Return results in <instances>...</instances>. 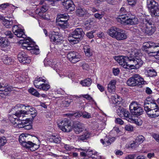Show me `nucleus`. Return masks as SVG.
Instances as JSON below:
<instances>
[{
  "label": "nucleus",
  "mask_w": 159,
  "mask_h": 159,
  "mask_svg": "<svg viewBox=\"0 0 159 159\" xmlns=\"http://www.w3.org/2000/svg\"><path fill=\"white\" fill-rule=\"evenodd\" d=\"M125 109L119 106L116 110V113L117 115L120 117L122 118L123 116V113H124V111Z\"/></svg>",
  "instance_id": "40"
},
{
  "label": "nucleus",
  "mask_w": 159,
  "mask_h": 159,
  "mask_svg": "<svg viewBox=\"0 0 159 159\" xmlns=\"http://www.w3.org/2000/svg\"><path fill=\"white\" fill-rule=\"evenodd\" d=\"M128 4L131 6L134 5L136 3V0H127Z\"/></svg>",
  "instance_id": "63"
},
{
  "label": "nucleus",
  "mask_w": 159,
  "mask_h": 159,
  "mask_svg": "<svg viewBox=\"0 0 159 159\" xmlns=\"http://www.w3.org/2000/svg\"><path fill=\"white\" fill-rule=\"evenodd\" d=\"M25 107V105L20 104H18L16 106L11 110L13 113V117L14 116L17 117H20L23 114H26L27 112L26 111L23 110V108Z\"/></svg>",
  "instance_id": "11"
},
{
  "label": "nucleus",
  "mask_w": 159,
  "mask_h": 159,
  "mask_svg": "<svg viewBox=\"0 0 159 159\" xmlns=\"http://www.w3.org/2000/svg\"><path fill=\"white\" fill-rule=\"evenodd\" d=\"M100 141L102 144L104 145L105 146H108L111 144V143L110 142L109 139H108V140H107V139L105 138L104 140L102 139H101Z\"/></svg>",
  "instance_id": "46"
},
{
  "label": "nucleus",
  "mask_w": 159,
  "mask_h": 159,
  "mask_svg": "<svg viewBox=\"0 0 159 159\" xmlns=\"http://www.w3.org/2000/svg\"><path fill=\"white\" fill-rule=\"evenodd\" d=\"M15 120L14 123L17 124L18 127L20 128V126H22L23 124H25L26 122V120H24L19 121L18 120V118H14Z\"/></svg>",
  "instance_id": "39"
},
{
  "label": "nucleus",
  "mask_w": 159,
  "mask_h": 159,
  "mask_svg": "<svg viewBox=\"0 0 159 159\" xmlns=\"http://www.w3.org/2000/svg\"><path fill=\"white\" fill-rule=\"evenodd\" d=\"M153 23L150 20L146 19H143V22L141 24V25L142 26L141 28L143 31L148 35H151L155 31L156 28L154 26V24L152 25Z\"/></svg>",
  "instance_id": "3"
},
{
  "label": "nucleus",
  "mask_w": 159,
  "mask_h": 159,
  "mask_svg": "<svg viewBox=\"0 0 159 159\" xmlns=\"http://www.w3.org/2000/svg\"><path fill=\"white\" fill-rule=\"evenodd\" d=\"M7 140L5 137H2L0 136V149L1 147L3 146L6 143Z\"/></svg>",
  "instance_id": "49"
},
{
  "label": "nucleus",
  "mask_w": 159,
  "mask_h": 159,
  "mask_svg": "<svg viewBox=\"0 0 159 159\" xmlns=\"http://www.w3.org/2000/svg\"><path fill=\"white\" fill-rule=\"evenodd\" d=\"M61 2L68 11H71L75 10V6L71 0H62Z\"/></svg>",
  "instance_id": "15"
},
{
  "label": "nucleus",
  "mask_w": 159,
  "mask_h": 159,
  "mask_svg": "<svg viewBox=\"0 0 159 159\" xmlns=\"http://www.w3.org/2000/svg\"><path fill=\"white\" fill-rule=\"evenodd\" d=\"M115 122L116 123H117L121 125H123L124 123V121L120 118H116L115 120Z\"/></svg>",
  "instance_id": "61"
},
{
  "label": "nucleus",
  "mask_w": 159,
  "mask_h": 159,
  "mask_svg": "<svg viewBox=\"0 0 159 159\" xmlns=\"http://www.w3.org/2000/svg\"><path fill=\"white\" fill-rule=\"evenodd\" d=\"M108 33L112 37L118 40H123L127 38L125 31L115 27H112L109 30Z\"/></svg>",
  "instance_id": "2"
},
{
  "label": "nucleus",
  "mask_w": 159,
  "mask_h": 159,
  "mask_svg": "<svg viewBox=\"0 0 159 159\" xmlns=\"http://www.w3.org/2000/svg\"><path fill=\"white\" fill-rule=\"evenodd\" d=\"M150 48V44H149V42H146L143 43V49L145 50V49Z\"/></svg>",
  "instance_id": "62"
},
{
  "label": "nucleus",
  "mask_w": 159,
  "mask_h": 159,
  "mask_svg": "<svg viewBox=\"0 0 159 159\" xmlns=\"http://www.w3.org/2000/svg\"><path fill=\"white\" fill-rule=\"evenodd\" d=\"M149 42V44H150V48L153 47L157 49L159 48V44L157 45L152 42Z\"/></svg>",
  "instance_id": "53"
},
{
  "label": "nucleus",
  "mask_w": 159,
  "mask_h": 159,
  "mask_svg": "<svg viewBox=\"0 0 159 159\" xmlns=\"http://www.w3.org/2000/svg\"><path fill=\"white\" fill-rule=\"evenodd\" d=\"M158 5V3L154 0H147V7L150 10Z\"/></svg>",
  "instance_id": "26"
},
{
  "label": "nucleus",
  "mask_w": 159,
  "mask_h": 159,
  "mask_svg": "<svg viewBox=\"0 0 159 159\" xmlns=\"http://www.w3.org/2000/svg\"><path fill=\"white\" fill-rule=\"evenodd\" d=\"M68 19H64V18H57L56 23L61 28H66L69 25L68 22Z\"/></svg>",
  "instance_id": "20"
},
{
  "label": "nucleus",
  "mask_w": 159,
  "mask_h": 159,
  "mask_svg": "<svg viewBox=\"0 0 159 159\" xmlns=\"http://www.w3.org/2000/svg\"><path fill=\"white\" fill-rule=\"evenodd\" d=\"M29 92L33 95L37 97H39V92L33 88H31L29 89Z\"/></svg>",
  "instance_id": "43"
},
{
  "label": "nucleus",
  "mask_w": 159,
  "mask_h": 159,
  "mask_svg": "<svg viewBox=\"0 0 159 159\" xmlns=\"http://www.w3.org/2000/svg\"><path fill=\"white\" fill-rule=\"evenodd\" d=\"M25 39L23 38V40H24V42L22 43V46L25 48V49L31 51L32 53L38 54L39 49L38 46L35 45V42L32 41L29 37H28L27 39Z\"/></svg>",
  "instance_id": "4"
},
{
  "label": "nucleus",
  "mask_w": 159,
  "mask_h": 159,
  "mask_svg": "<svg viewBox=\"0 0 159 159\" xmlns=\"http://www.w3.org/2000/svg\"><path fill=\"white\" fill-rule=\"evenodd\" d=\"M113 98H112L113 99H114L115 103H118V102L120 103V101H119L118 100V99H119V96L117 95L116 94H114V96H112Z\"/></svg>",
  "instance_id": "58"
},
{
  "label": "nucleus",
  "mask_w": 159,
  "mask_h": 159,
  "mask_svg": "<svg viewBox=\"0 0 159 159\" xmlns=\"http://www.w3.org/2000/svg\"><path fill=\"white\" fill-rule=\"evenodd\" d=\"M34 82V84L35 87H36V85H39L38 84L39 82L40 81H42L45 83L46 80L42 77H39V78H36Z\"/></svg>",
  "instance_id": "45"
},
{
  "label": "nucleus",
  "mask_w": 159,
  "mask_h": 159,
  "mask_svg": "<svg viewBox=\"0 0 159 159\" xmlns=\"http://www.w3.org/2000/svg\"><path fill=\"white\" fill-rule=\"evenodd\" d=\"M152 136L157 142H159V134L153 133L152 134Z\"/></svg>",
  "instance_id": "56"
},
{
  "label": "nucleus",
  "mask_w": 159,
  "mask_h": 159,
  "mask_svg": "<svg viewBox=\"0 0 159 159\" xmlns=\"http://www.w3.org/2000/svg\"><path fill=\"white\" fill-rule=\"evenodd\" d=\"M32 126L30 124L25 123V124H23L22 126H20V128H23L26 130H29L32 128Z\"/></svg>",
  "instance_id": "51"
},
{
  "label": "nucleus",
  "mask_w": 159,
  "mask_h": 159,
  "mask_svg": "<svg viewBox=\"0 0 159 159\" xmlns=\"http://www.w3.org/2000/svg\"><path fill=\"white\" fill-rule=\"evenodd\" d=\"M148 75L151 77L156 76L157 72L154 69H150L148 71Z\"/></svg>",
  "instance_id": "47"
},
{
  "label": "nucleus",
  "mask_w": 159,
  "mask_h": 159,
  "mask_svg": "<svg viewBox=\"0 0 159 159\" xmlns=\"http://www.w3.org/2000/svg\"><path fill=\"white\" fill-rule=\"evenodd\" d=\"M5 35L8 36L9 38H12L13 37V34L10 31H7L5 32Z\"/></svg>",
  "instance_id": "54"
},
{
  "label": "nucleus",
  "mask_w": 159,
  "mask_h": 159,
  "mask_svg": "<svg viewBox=\"0 0 159 159\" xmlns=\"http://www.w3.org/2000/svg\"><path fill=\"white\" fill-rule=\"evenodd\" d=\"M11 91V88L2 85L0 89V95L2 98H5L6 96H7Z\"/></svg>",
  "instance_id": "21"
},
{
  "label": "nucleus",
  "mask_w": 159,
  "mask_h": 159,
  "mask_svg": "<svg viewBox=\"0 0 159 159\" xmlns=\"http://www.w3.org/2000/svg\"><path fill=\"white\" fill-rule=\"evenodd\" d=\"M50 141L52 142L55 143H59L61 142V138L58 136L52 135L49 138Z\"/></svg>",
  "instance_id": "33"
},
{
  "label": "nucleus",
  "mask_w": 159,
  "mask_h": 159,
  "mask_svg": "<svg viewBox=\"0 0 159 159\" xmlns=\"http://www.w3.org/2000/svg\"><path fill=\"white\" fill-rule=\"evenodd\" d=\"M47 10V8L46 6H43L42 7L40 10L37 9L36 11V13H38L39 16H43V14Z\"/></svg>",
  "instance_id": "35"
},
{
  "label": "nucleus",
  "mask_w": 159,
  "mask_h": 159,
  "mask_svg": "<svg viewBox=\"0 0 159 159\" xmlns=\"http://www.w3.org/2000/svg\"><path fill=\"white\" fill-rule=\"evenodd\" d=\"M84 34V33L81 28H76L71 33L72 36L68 37V40L71 44H76L81 40Z\"/></svg>",
  "instance_id": "5"
},
{
  "label": "nucleus",
  "mask_w": 159,
  "mask_h": 159,
  "mask_svg": "<svg viewBox=\"0 0 159 159\" xmlns=\"http://www.w3.org/2000/svg\"><path fill=\"white\" fill-rule=\"evenodd\" d=\"M157 106L155 100L152 97H148L144 101V107L146 112L154 108Z\"/></svg>",
  "instance_id": "10"
},
{
  "label": "nucleus",
  "mask_w": 159,
  "mask_h": 159,
  "mask_svg": "<svg viewBox=\"0 0 159 159\" xmlns=\"http://www.w3.org/2000/svg\"><path fill=\"white\" fill-rule=\"evenodd\" d=\"M69 16L67 14H60L58 15L57 18L69 19Z\"/></svg>",
  "instance_id": "50"
},
{
  "label": "nucleus",
  "mask_w": 159,
  "mask_h": 159,
  "mask_svg": "<svg viewBox=\"0 0 159 159\" xmlns=\"http://www.w3.org/2000/svg\"><path fill=\"white\" fill-rule=\"evenodd\" d=\"M83 134L79 136L78 140L79 141H84L87 140L89 137L90 133L86 130H84Z\"/></svg>",
  "instance_id": "27"
},
{
  "label": "nucleus",
  "mask_w": 159,
  "mask_h": 159,
  "mask_svg": "<svg viewBox=\"0 0 159 159\" xmlns=\"http://www.w3.org/2000/svg\"><path fill=\"white\" fill-rule=\"evenodd\" d=\"M27 114H30L32 117V118L34 119L37 115V111L36 110H34V111H31V112H29V113H28Z\"/></svg>",
  "instance_id": "57"
},
{
  "label": "nucleus",
  "mask_w": 159,
  "mask_h": 159,
  "mask_svg": "<svg viewBox=\"0 0 159 159\" xmlns=\"http://www.w3.org/2000/svg\"><path fill=\"white\" fill-rule=\"evenodd\" d=\"M146 82L138 74H134L128 79L126 82L128 85L131 87L138 86L145 84Z\"/></svg>",
  "instance_id": "6"
},
{
  "label": "nucleus",
  "mask_w": 159,
  "mask_h": 159,
  "mask_svg": "<svg viewBox=\"0 0 159 159\" xmlns=\"http://www.w3.org/2000/svg\"><path fill=\"white\" fill-rule=\"evenodd\" d=\"M87 13V11L84 8L81 7H79L76 11L77 16L80 17H83L86 15Z\"/></svg>",
  "instance_id": "23"
},
{
  "label": "nucleus",
  "mask_w": 159,
  "mask_h": 159,
  "mask_svg": "<svg viewBox=\"0 0 159 159\" xmlns=\"http://www.w3.org/2000/svg\"><path fill=\"white\" fill-rule=\"evenodd\" d=\"M67 57L72 63H75L80 61L82 59L80 55L74 51H70L67 54Z\"/></svg>",
  "instance_id": "13"
},
{
  "label": "nucleus",
  "mask_w": 159,
  "mask_h": 159,
  "mask_svg": "<svg viewBox=\"0 0 159 159\" xmlns=\"http://www.w3.org/2000/svg\"><path fill=\"white\" fill-rule=\"evenodd\" d=\"M117 20L122 24L128 25H136L139 22L138 19L135 16L130 13L119 15L117 18Z\"/></svg>",
  "instance_id": "1"
},
{
  "label": "nucleus",
  "mask_w": 159,
  "mask_h": 159,
  "mask_svg": "<svg viewBox=\"0 0 159 159\" xmlns=\"http://www.w3.org/2000/svg\"><path fill=\"white\" fill-rule=\"evenodd\" d=\"M92 82V80L90 78H88L81 81L80 83L83 86L89 87L91 85Z\"/></svg>",
  "instance_id": "30"
},
{
  "label": "nucleus",
  "mask_w": 159,
  "mask_h": 159,
  "mask_svg": "<svg viewBox=\"0 0 159 159\" xmlns=\"http://www.w3.org/2000/svg\"><path fill=\"white\" fill-rule=\"evenodd\" d=\"M125 129L126 131H132L133 130V127L130 125H126L125 127Z\"/></svg>",
  "instance_id": "52"
},
{
  "label": "nucleus",
  "mask_w": 159,
  "mask_h": 159,
  "mask_svg": "<svg viewBox=\"0 0 159 159\" xmlns=\"http://www.w3.org/2000/svg\"><path fill=\"white\" fill-rule=\"evenodd\" d=\"M13 22L12 20H9L6 19L5 18L3 21V24L7 28L10 27L13 24Z\"/></svg>",
  "instance_id": "38"
},
{
  "label": "nucleus",
  "mask_w": 159,
  "mask_h": 159,
  "mask_svg": "<svg viewBox=\"0 0 159 159\" xmlns=\"http://www.w3.org/2000/svg\"><path fill=\"white\" fill-rule=\"evenodd\" d=\"M2 59L3 62L5 64L9 65L11 64L12 61L11 58L7 55H3Z\"/></svg>",
  "instance_id": "32"
},
{
  "label": "nucleus",
  "mask_w": 159,
  "mask_h": 159,
  "mask_svg": "<svg viewBox=\"0 0 159 159\" xmlns=\"http://www.w3.org/2000/svg\"><path fill=\"white\" fill-rule=\"evenodd\" d=\"M28 135H26L24 134H22L19 136V141L22 146L24 143H25L28 140Z\"/></svg>",
  "instance_id": "28"
},
{
  "label": "nucleus",
  "mask_w": 159,
  "mask_h": 159,
  "mask_svg": "<svg viewBox=\"0 0 159 159\" xmlns=\"http://www.w3.org/2000/svg\"><path fill=\"white\" fill-rule=\"evenodd\" d=\"M82 114V117L84 118L89 119L91 117V115L90 114L87 112H85Z\"/></svg>",
  "instance_id": "55"
},
{
  "label": "nucleus",
  "mask_w": 159,
  "mask_h": 159,
  "mask_svg": "<svg viewBox=\"0 0 159 159\" xmlns=\"http://www.w3.org/2000/svg\"><path fill=\"white\" fill-rule=\"evenodd\" d=\"M129 108L131 113L133 115L139 116L143 114V110L140 105L136 102H133L129 105Z\"/></svg>",
  "instance_id": "8"
},
{
  "label": "nucleus",
  "mask_w": 159,
  "mask_h": 159,
  "mask_svg": "<svg viewBox=\"0 0 159 159\" xmlns=\"http://www.w3.org/2000/svg\"><path fill=\"white\" fill-rule=\"evenodd\" d=\"M144 140V137L142 135H139L135 139L136 142L138 143V144H140L142 143Z\"/></svg>",
  "instance_id": "48"
},
{
  "label": "nucleus",
  "mask_w": 159,
  "mask_h": 159,
  "mask_svg": "<svg viewBox=\"0 0 159 159\" xmlns=\"http://www.w3.org/2000/svg\"><path fill=\"white\" fill-rule=\"evenodd\" d=\"M69 121L67 119H65L61 121L58 123V125L60 129L61 127L66 126L67 125H68Z\"/></svg>",
  "instance_id": "34"
},
{
  "label": "nucleus",
  "mask_w": 159,
  "mask_h": 159,
  "mask_svg": "<svg viewBox=\"0 0 159 159\" xmlns=\"http://www.w3.org/2000/svg\"><path fill=\"white\" fill-rule=\"evenodd\" d=\"M10 44L8 39L3 37L0 38V46L2 48H6Z\"/></svg>",
  "instance_id": "24"
},
{
  "label": "nucleus",
  "mask_w": 159,
  "mask_h": 159,
  "mask_svg": "<svg viewBox=\"0 0 159 159\" xmlns=\"http://www.w3.org/2000/svg\"><path fill=\"white\" fill-rule=\"evenodd\" d=\"M151 14L152 17L159 16V5H158L150 10Z\"/></svg>",
  "instance_id": "25"
},
{
  "label": "nucleus",
  "mask_w": 159,
  "mask_h": 159,
  "mask_svg": "<svg viewBox=\"0 0 159 159\" xmlns=\"http://www.w3.org/2000/svg\"><path fill=\"white\" fill-rule=\"evenodd\" d=\"M73 128L75 132L77 134H79L84 130V125L79 121H76L74 123Z\"/></svg>",
  "instance_id": "18"
},
{
  "label": "nucleus",
  "mask_w": 159,
  "mask_h": 159,
  "mask_svg": "<svg viewBox=\"0 0 159 159\" xmlns=\"http://www.w3.org/2000/svg\"><path fill=\"white\" fill-rule=\"evenodd\" d=\"M18 58L19 61L23 64L30 63L31 62L30 57L23 52L19 53L18 55Z\"/></svg>",
  "instance_id": "16"
},
{
  "label": "nucleus",
  "mask_w": 159,
  "mask_h": 159,
  "mask_svg": "<svg viewBox=\"0 0 159 159\" xmlns=\"http://www.w3.org/2000/svg\"><path fill=\"white\" fill-rule=\"evenodd\" d=\"M84 151V152H80V154L82 156L89 157L91 156L92 154H93V153H92V151H90L89 150L85 149Z\"/></svg>",
  "instance_id": "41"
},
{
  "label": "nucleus",
  "mask_w": 159,
  "mask_h": 159,
  "mask_svg": "<svg viewBox=\"0 0 159 159\" xmlns=\"http://www.w3.org/2000/svg\"><path fill=\"white\" fill-rule=\"evenodd\" d=\"M157 50L154 52H150L149 53L150 56H155V58L159 60V48L157 49Z\"/></svg>",
  "instance_id": "44"
},
{
  "label": "nucleus",
  "mask_w": 159,
  "mask_h": 159,
  "mask_svg": "<svg viewBox=\"0 0 159 159\" xmlns=\"http://www.w3.org/2000/svg\"><path fill=\"white\" fill-rule=\"evenodd\" d=\"M23 147L30 149L31 151H35L39 148V145L35 144L32 142L28 140L23 144Z\"/></svg>",
  "instance_id": "17"
},
{
  "label": "nucleus",
  "mask_w": 159,
  "mask_h": 159,
  "mask_svg": "<svg viewBox=\"0 0 159 159\" xmlns=\"http://www.w3.org/2000/svg\"><path fill=\"white\" fill-rule=\"evenodd\" d=\"M36 88L41 90H43L44 91H47L50 88V85L48 84H42L39 85H36Z\"/></svg>",
  "instance_id": "31"
},
{
  "label": "nucleus",
  "mask_w": 159,
  "mask_h": 159,
  "mask_svg": "<svg viewBox=\"0 0 159 159\" xmlns=\"http://www.w3.org/2000/svg\"><path fill=\"white\" fill-rule=\"evenodd\" d=\"M84 49L86 56L89 57L92 55V50L90 46L87 45H84Z\"/></svg>",
  "instance_id": "29"
},
{
  "label": "nucleus",
  "mask_w": 159,
  "mask_h": 159,
  "mask_svg": "<svg viewBox=\"0 0 159 159\" xmlns=\"http://www.w3.org/2000/svg\"><path fill=\"white\" fill-rule=\"evenodd\" d=\"M120 72L119 69L118 68H113V73L114 75H117Z\"/></svg>",
  "instance_id": "64"
},
{
  "label": "nucleus",
  "mask_w": 159,
  "mask_h": 159,
  "mask_svg": "<svg viewBox=\"0 0 159 159\" xmlns=\"http://www.w3.org/2000/svg\"><path fill=\"white\" fill-rule=\"evenodd\" d=\"M124 113H123V117L128 121L130 119V118L132 116L129 112L126 109H125L124 111Z\"/></svg>",
  "instance_id": "36"
},
{
  "label": "nucleus",
  "mask_w": 159,
  "mask_h": 159,
  "mask_svg": "<svg viewBox=\"0 0 159 159\" xmlns=\"http://www.w3.org/2000/svg\"><path fill=\"white\" fill-rule=\"evenodd\" d=\"M49 37L51 41L54 44H59L63 41V38L61 35L57 32H52Z\"/></svg>",
  "instance_id": "12"
},
{
  "label": "nucleus",
  "mask_w": 159,
  "mask_h": 159,
  "mask_svg": "<svg viewBox=\"0 0 159 159\" xmlns=\"http://www.w3.org/2000/svg\"><path fill=\"white\" fill-rule=\"evenodd\" d=\"M20 26V25H14L12 28V31L17 37L26 39V36L23 30L21 29Z\"/></svg>",
  "instance_id": "14"
},
{
  "label": "nucleus",
  "mask_w": 159,
  "mask_h": 159,
  "mask_svg": "<svg viewBox=\"0 0 159 159\" xmlns=\"http://www.w3.org/2000/svg\"><path fill=\"white\" fill-rule=\"evenodd\" d=\"M60 129L63 131L68 132H70L71 130L72 127L69 123L68 125H67L66 126L61 127Z\"/></svg>",
  "instance_id": "37"
},
{
  "label": "nucleus",
  "mask_w": 159,
  "mask_h": 159,
  "mask_svg": "<svg viewBox=\"0 0 159 159\" xmlns=\"http://www.w3.org/2000/svg\"><path fill=\"white\" fill-rule=\"evenodd\" d=\"M64 148L66 150L68 151H70L73 148L72 146H71L69 145L66 144H64Z\"/></svg>",
  "instance_id": "60"
},
{
  "label": "nucleus",
  "mask_w": 159,
  "mask_h": 159,
  "mask_svg": "<svg viewBox=\"0 0 159 159\" xmlns=\"http://www.w3.org/2000/svg\"><path fill=\"white\" fill-rule=\"evenodd\" d=\"M130 57H128L127 56H116L115 57V60L119 64L123 67L124 68L129 69V62Z\"/></svg>",
  "instance_id": "9"
},
{
  "label": "nucleus",
  "mask_w": 159,
  "mask_h": 159,
  "mask_svg": "<svg viewBox=\"0 0 159 159\" xmlns=\"http://www.w3.org/2000/svg\"><path fill=\"white\" fill-rule=\"evenodd\" d=\"M149 117L155 118L159 116V107L158 106L146 112Z\"/></svg>",
  "instance_id": "19"
},
{
  "label": "nucleus",
  "mask_w": 159,
  "mask_h": 159,
  "mask_svg": "<svg viewBox=\"0 0 159 159\" xmlns=\"http://www.w3.org/2000/svg\"><path fill=\"white\" fill-rule=\"evenodd\" d=\"M94 33V32L93 31H92L90 32H88L86 34V36L89 38L90 39H92L94 37V36L93 34Z\"/></svg>",
  "instance_id": "59"
},
{
  "label": "nucleus",
  "mask_w": 159,
  "mask_h": 159,
  "mask_svg": "<svg viewBox=\"0 0 159 159\" xmlns=\"http://www.w3.org/2000/svg\"><path fill=\"white\" fill-rule=\"evenodd\" d=\"M116 84V81L115 80H112L109 82L107 86V89L109 92L112 93L115 92Z\"/></svg>",
  "instance_id": "22"
},
{
  "label": "nucleus",
  "mask_w": 159,
  "mask_h": 159,
  "mask_svg": "<svg viewBox=\"0 0 159 159\" xmlns=\"http://www.w3.org/2000/svg\"><path fill=\"white\" fill-rule=\"evenodd\" d=\"M128 121L134 123L138 125H140L142 124L141 121L139 122L138 120L135 119V117L134 116H132L130 118V119H129Z\"/></svg>",
  "instance_id": "42"
},
{
  "label": "nucleus",
  "mask_w": 159,
  "mask_h": 159,
  "mask_svg": "<svg viewBox=\"0 0 159 159\" xmlns=\"http://www.w3.org/2000/svg\"><path fill=\"white\" fill-rule=\"evenodd\" d=\"M129 69H137L141 67L143 62L138 57L131 56L129 58Z\"/></svg>",
  "instance_id": "7"
}]
</instances>
